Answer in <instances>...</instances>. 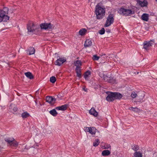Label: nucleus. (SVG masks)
Returning a JSON list of instances; mask_svg holds the SVG:
<instances>
[{
    "label": "nucleus",
    "instance_id": "obj_35",
    "mask_svg": "<svg viewBox=\"0 0 157 157\" xmlns=\"http://www.w3.org/2000/svg\"><path fill=\"white\" fill-rule=\"evenodd\" d=\"M99 58V57L97 55H94L93 57V60H98Z\"/></svg>",
    "mask_w": 157,
    "mask_h": 157
},
{
    "label": "nucleus",
    "instance_id": "obj_23",
    "mask_svg": "<svg viewBox=\"0 0 157 157\" xmlns=\"http://www.w3.org/2000/svg\"><path fill=\"white\" fill-rule=\"evenodd\" d=\"M87 32V30L85 28H82L80 29L79 31V34L81 36H83V35H85L86 33Z\"/></svg>",
    "mask_w": 157,
    "mask_h": 157
},
{
    "label": "nucleus",
    "instance_id": "obj_11",
    "mask_svg": "<svg viewBox=\"0 0 157 157\" xmlns=\"http://www.w3.org/2000/svg\"><path fill=\"white\" fill-rule=\"evenodd\" d=\"M46 101L48 102L51 105H53L56 101V99L52 96H48L46 98Z\"/></svg>",
    "mask_w": 157,
    "mask_h": 157
},
{
    "label": "nucleus",
    "instance_id": "obj_34",
    "mask_svg": "<svg viewBox=\"0 0 157 157\" xmlns=\"http://www.w3.org/2000/svg\"><path fill=\"white\" fill-rule=\"evenodd\" d=\"M105 32V30L104 28H102L99 31V33L100 34H104Z\"/></svg>",
    "mask_w": 157,
    "mask_h": 157
},
{
    "label": "nucleus",
    "instance_id": "obj_41",
    "mask_svg": "<svg viewBox=\"0 0 157 157\" xmlns=\"http://www.w3.org/2000/svg\"><path fill=\"white\" fill-rule=\"evenodd\" d=\"M83 90H85V91H87V90H86L85 88H83Z\"/></svg>",
    "mask_w": 157,
    "mask_h": 157
},
{
    "label": "nucleus",
    "instance_id": "obj_39",
    "mask_svg": "<svg viewBox=\"0 0 157 157\" xmlns=\"http://www.w3.org/2000/svg\"><path fill=\"white\" fill-rule=\"evenodd\" d=\"M133 149L134 150H137L138 149V147H134L133 148Z\"/></svg>",
    "mask_w": 157,
    "mask_h": 157
},
{
    "label": "nucleus",
    "instance_id": "obj_12",
    "mask_svg": "<svg viewBox=\"0 0 157 157\" xmlns=\"http://www.w3.org/2000/svg\"><path fill=\"white\" fill-rule=\"evenodd\" d=\"M66 59L64 57H61V58H59L56 60L55 64L57 65H61L62 63H63L64 62L66 61Z\"/></svg>",
    "mask_w": 157,
    "mask_h": 157
},
{
    "label": "nucleus",
    "instance_id": "obj_13",
    "mask_svg": "<svg viewBox=\"0 0 157 157\" xmlns=\"http://www.w3.org/2000/svg\"><path fill=\"white\" fill-rule=\"evenodd\" d=\"M137 2L141 6H146L148 4L146 0H137Z\"/></svg>",
    "mask_w": 157,
    "mask_h": 157
},
{
    "label": "nucleus",
    "instance_id": "obj_15",
    "mask_svg": "<svg viewBox=\"0 0 157 157\" xmlns=\"http://www.w3.org/2000/svg\"><path fill=\"white\" fill-rule=\"evenodd\" d=\"M92 44V42L90 39H87L85 41L84 43V46L85 47H89Z\"/></svg>",
    "mask_w": 157,
    "mask_h": 157
},
{
    "label": "nucleus",
    "instance_id": "obj_5",
    "mask_svg": "<svg viewBox=\"0 0 157 157\" xmlns=\"http://www.w3.org/2000/svg\"><path fill=\"white\" fill-rule=\"evenodd\" d=\"M40 28L41 29L50 30H52L54 28V26L51 23H42L40 25Z\"/></svg>",
    "mask_w": 157,
    "mask_h": 157
},
{
    "label": "nucleus",
    "instance_id": "obj_19",
    "mask_svg": "<svg viewBox=\"0 0 157 157\" xmlns=\"http://www.w3.org/2000/svg\"><path fill=\"white\" fill-rule=\"evenodd\" d=\"M89 113L95 117H96L98 115V112H96L94 108H91L89 111Z\"/></svg>",
    "mask_w": 157,
    "mask_h": 157
},
{
    "label": "nucleus",
    "instance_id": "obj_17",
    "mask_svg": "<svg viewBox=\"0 0 157 157\" xmlns=\"http://www.w3.org/2000/svg\"><path fill=\"white\" fill-rule=\"evenodd\" d=\"M35 52V48H33V47H30V48H29L27 51V52L29 55L33 54H34Z\"/></svg>",
    "mask_w": 157,
    "mask_h": 157
},
{
    "label": "nucleus",
    "instance_id": "obj_43",
    "mask_svg": "<svg viewBox=\"0 0 157 157\" xmlns=\"http://www.w3.org/2000/svg\"><path fill=\"white\" fill-rule=\"evenodd\" d=\"M156 1L157 2V0H156Z\"/></svg>",
    "mask_w": 157,
    "mask_h": 157
},
{
    "label": "nucleus",
    "instance_id": "obj_31",
    "mask_svg": "<svg viewBox=\"0 0 157 157\" xmlns=\"http://www.w3.org/2000/svg\"><path fill=\"white\" fill-rule=\"evenodd\" d=\"M137 95L136 93L135 92H134V91H133V92H132V93L131 96L132 98H136V97Z\"/></svg>",
    "mask_w": 157,
    "mask_h": 157
},
{
    "label": "nucleus",
    "instance_id": "obj_26",
    "mask_svg": "<svg viewBox=\"0 0 157 157\" xmlns=\"http://www.w3.org/2000/svg\"><path fill=\"white\" fill-rule=\"evenodd\" d=\"M29 116H30V114L27 112H24L21 114V116L23 118H28Z\"/></svg>",
    "mask_w": 157,
    "mask_h": 157
},
{
    "label": "nucleus",
    "instance_id": "obj_16",
    "mask_svg": "<svg viewBox=\"0 0 157 157\" xmlns=\"http://www.w3.org/2000/svg\"><path fill=\"white\" fill-rule=\"evenodd\" d=\"M67 105H62L61 106H58L56 108V109L57 110H62V111H64V110H66V109H67Z\"/></svg>",
    "mask_w": 157,
    "mask_h": 157
},
{
    "label": "nucleus",
    "instance_id": "obj_37",
    "mask_svg": "<svg viewBox=\"0 0 157 157\" xmlns=\"http://www.w3.org/2000/svg\"><path fill=\"white\" fill-rule=\"evenodd\" d=\"M110 147V145L107 144L106 145H104L103 148H108Z\"/></svg>",
    "mask_w": 157,
    "mask_h": 157
},
{
    "label": "nucleus",
    "instance_id": "obj_20",
    "mask_svg": "<svg viewBox=\"0 0 157 157\" xmlns=\"http://www.w3.org/2000/svg\"><path fill=\"white\" fill-rule=\"evenodd\" d=\"M25 75L28 78L30 79L34 78V76L30 72H27L25 73Z\"/></svg>",
    "mask_w": 157,
    "mask_h": 157
},
{
    "label": "nucleus",
    "instance_id": "obj_21",
    "mask_svg": "<svg viewBox=\"0 0 157 157\" xmlns=\"http://www.w3.org/2000/svg\"><path fill=\"white\" fill-rule=\"evenodd\" d=\"M74 64L76 66V68H79L82 65V63L80 60H76L74 62Z\"/></svg>",
    "mask_w": 157,
    "mask_h": 157
},
{
    "label": "nucleus",
    "instance_id": "obj_6",
    "mask_svg": "<svg viewBox=\"0 0 157 157\" xmlns=\"http://www.w3.org/2000/svg\"><path fill=\"white\" fill-rule=\"evenodd\" d=\"M36 28V25L32 21L29 22L27 25V29L28 32L33 33V32H35Z\"/></svg>",
    "mask_w": 157,
    "mask_h": 157
},
{
    "label": "nucleus",
    "instance_id": "obj_1",
    "mask_svg": "<svg viewBox=\"0 0 157 157\" xmlns=\"http://www.w3.org/2000/svg\"><path fill=\"white\" fill-rule=\"evenodd\" d=\"M108 95L106 97V100L109 101H112L115 99H121L122 97L121 94L118 92H110L107 93Z\"/></svg>",
    "mask_w": 157,
    "mask_h": 157
},
{
    "label": "nucleus",
    "instance_id": "obj_25",
    "mask_svg": "<svg viewBox=\"0 0 157 157\" xmlns=\"http://www.w3.org/2000/svg\"><path fill=\"white\" fill-rule=\"evenodd\" d=\"M49 113L53 116H56L58 113L55 109H53L49 111Z\"/></svg>",
    "mask_w": 157,
    "mask_h": 157
},
{
    "label": "nucleus",
    "instance_id": "obj_24",
    "mask_svg": "<svg viewBox=\"0 0 157 157\" xmlns=\"http://www.w3.org/2000/svg\"><path fill=\"white\" fill-rule=\"evenodd\" d=\"M134 157H142L143 156L142 153L140 152H135L134 154Z\"/></svg>",
    "mask_w": 157,
    "mask_h": 157
},
{
    "label": "nucleus",
    "instance_id": "obj_28",
    "mask_svg": "<svg viewBox=\"0 0 157 157\" xmlns=\"http://www.w3.org/2000/svg\"><path fill=\"white\" fill-rule=\"evenodd\" d=\"M91 72L89 70H88L87 71H86L85 72L84 77L85 78H87L88 76L90 75Z\"/></svg>",
    "mask_w": 157,
    "mask_h": 157
},
{
    "label": "nucleus",
    "instance_id": "obj_27",
    "mask_svg": "<svg viewBox=\"0 0 157 157\" xmlns=\"http://www.w3.org/2000/svg\"><path fill=\"white\" fill-rule=\"evenodd\" d=\"M110 152L109 150H105L103 151L102 152V154L103 155H108L110 154Z\"/></svg>",
    "mask_w": 157,
    "mask_h": 157
},
{
    "label": "nucleus",
    "instance_id": "obj_3",
    "mask_svg": "<svg viewBox=\"0 0 157 157\" xmlns=\"http://www.w3.org/2000/svg\"><path fill=\"white\" fill-rule=\"evenodd\" d=\"M95 12L96 14L97 18L99 19H102L104 17L105 13V9H103L101 7H97V6Z\"/></svg>",
    "mask_w": 157,
    "mask_h": 157
},
{
    "label": "nucleus",
    "instance_id": "obj_2",
    "mask_svg": "<svg viewBox=\"0 0 157 157\" xmlns=\"http://www.w3.org/2000/svg\"><path fill=\"white\" fill-rule=\"evenodd\" d=\"M9 12L8 7H4L3 10H0V22L2 21H6L9 20L10 17L7 15Z\"/></svg>",
    "mask_w": 157,
    "mask_h": 157
},
{
    "label": "nucleus",
    "instance_id": "obj_36",
    "mask_svg": "<svg viewBox=\"0 0 157 157\" xmlns=\"http://www.w3.org/2000/svg\"><path fill=\"white\" fill-rule=\"evenodd\" d=\"M103 78L105 80L107 81V82H109V77H107L106 75H104L103 77Z\"/></svg>",
    "mask_w": 157,
    "mask_h": 157
},
{
    "label": "nucleus",
    "instance_id": "obj_8",
    "mask_svg": "<svg viewBox=\"0 0 157 157\" xmlns=\"http://www.w3.org/2000/svg\"><path fill=\"white\" fill-rule=\"evenodd\" d=\"M154 42L152 40L145 41L143 43V48L146 50H149V49L151 48Z\"/></svg>",
    "mask_w": 157,
    "mask_h": 157
},
{
    "label": "nucleus",
    "instance_id": "obj_32",
    "mask_svg": "<svg viewBox=\"0 0 157 157\" xmlns=\"http://www.w3.org/2000/svg\"><path fill=\"white\" fill-rule=\"evenodd\" d=\"M56 81V78L55 77H51L50 78V81L52 83H55V82Z\"/></svg>",
    "mask_w": 157,
    "mask_h": 157
},
{
    "label": "nucleus",
    "instance_id": "obj_38",
    "mask_svg": "<svg viewBox=\"0 0 157 157\" xmlns=\"http://www.w3.org/2000/svg\"><path fill=\"white\" fill-rule=\"evenodd\" d=\"M144 98V96H142L141 98H140L139 99V101L141 102L143 100Z\"/></svg>",
    "mask_w": 157,
    "mask_h": 157
},
{
    "label": "nucleus",
    "instance_id": "obj_9",
    "mask_svg": "<svg viewBox=\"0 0 157 157\" xmlns=\"http://www.w3.org/2000/svg\"><path fill=\"white\" fill-rule=\"evenodd\" d=\"M84 130L86 132H88L92 135L95 134L97 132H98V129H97L94 127H85Z\"/></svg>",
    "mask_w": 157,
    "mask_h": 157
},
{
    "label": "nucleus",
    "instance_id": "obj_4",
    "mask_svg": "<svg viewBox=\"0 0 157 157\" xmlns=\"http://www.w3.org/2000/svg\"><path fill=\"white\" fill-rule=\"evenodd\" d=\"M114 14H109L107 17L106 20L105 21V24L104 25L105 27H108L111 25L113 23L114 21Z\"/></svg>",
    "mask_w": 157,
    "mask_h": 157
},
{
    "label": "nucleus",
    "instance_id": "obj_30",
    "mask_svg": "<svg viewBox=\"0 0 157 157\" xmlns=\"http://www.w3.org/2000/svg\"><path fill=\"white\" fill-rule=\"evenodd\" d=\"M116 80L115 79H114L113 77H109V83H115L116 82Z\"/></svg>",
    "mask_w": 157,
    "mask_h": 157
},
{
    "label": "nucleus",
    "instance_id": "obj_29",
    "mask_svg": "<svg viewBox=\"0 0 157 157\" xmlns=\"http://www.w3.org/2000/svg\"><path fill=\"white\" fill-rule=\"evenodd\" d=\"M99 143L100 141L99 140H98V139H96L95 141L93 142V145L94 146H98V145L99 144Z\"/></svg>",
    "mask_w": 157,
    "mask_h": 157
},
{
    "label": "nucleus",
    "instance_id": "obj_33",
    "mask_svg": "<svg viewBox=\"0 0 157 157\" xmlns=\"http://www.w3.org/2000/svg\"><path fill=\"white\" fill-rule=\"evenodd\" d=\"M26 148V146H25V145H21V147H19L20 151H24Z\"/></svg>",
    "mask_w": 157,
    "mask_h": 157
},
{
    "label": "nucleus",
    "instance_id": "obj_18",
    "mask_svg": "<svg viewBox=\"0 0 157 157\" xmlns=\"http://www.w3.org/2000/svg\"><path fill=\"white\" fill-rule=\"evenodd\" d=\"M129 109H130V110H131V111H134V112H136V113H139V112L140 111V109H139L138 107H129Z\"/></svg>",
    "mask_w": 157,
    "mask_h": 157
},
{
    "label": "nucleus",
    "instance_id": "obj_14",
    "mask_svg": "<svg viewBox=\"0 0 157 157\" xmlns=\"http://www.w3.org/2000/svg\"><path fill=\"white\" fill-rule=\"evenodd\" d=\"M149 15L148 14L144 13L142 15L141 17V19L143 21H148L149 19Z\"/></svg>",
    "mask_w": 157,
    "mask_h": 157
},
{
    "label": "nucleus",
    "instance_id": "obj_40",
    "mask_svg": "<svg viewBox=\"0 0 157 157\" xmlns=\"http://www.w3.org/2000/svg\"><path fill=\"white\" fill-rule=\"evenodd\" d=\"M13 110L14 111H17V107H14V108L13 109Z\"/></svg>",
    "mask_w": 157,
    "mask_h": 157
},
{
    "label": "nucleus",
    "instance_id": "obj_10",
    "mask_svg": "<svg viewBox=\"0 0 157 157\" xmlns=\"http://www.w3.org/2000/svg\"><path fill=\"white\" fill-rule=\"evenodd\" d=\"M119 12L121 14H124V15H130L132 13L131 10L123 9V8L120 9Z\"/></svg>",
    "mask_w": 157,
    "mask_h": 157
},
{
    "label": "nucleus",
    "instance_id": "obj_22",
    "mask_svg": "<svg viewBox=\"0 0 157 157\" xmlns=\"http://www.w3.org/2000/svg\"><path fill=\"white\" fill-rule=\"evenodd\" d=\"M75 71L77 74V76L79 78H81L82 76V73L80 69H76Z\"/></svg>",
    "mask_w": 157,
    "mask_h": 157
},
{
    "label": "nucleus",
    "instance_id": "obj_42",
    "mask_svg": "<svg viewBox=\"0 0 157 157\" xmlns=\"http://www.w3.org/2000/svg\"><path fill=\"white\" fill-rule=\"evenodd\" d=\"M139 73V72H137V73Z\"/></svg>",
    "mask_w": 157,
    "mask_h": 157
},
{
    "label": "nucleus",
    "instance_id": "obj_7",
    "mask_svg": "<svg viewBox=\"0 0 157 157\" xmlns=\"http://www.w3.org/2000/svg\"><path fill=\"white\" fill-rule=\"evenodd\" d=\"M5 141H7L10 146L17 147L18 146V142L15 141L14 138H6Z\"/></svg>",
    "mask_w": 157,
    "mask_h": 157
}]
</instances>
